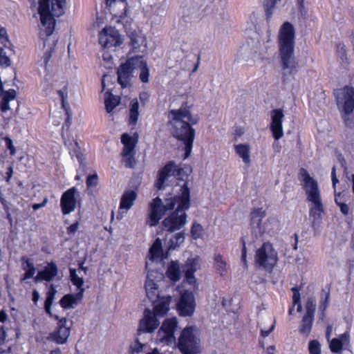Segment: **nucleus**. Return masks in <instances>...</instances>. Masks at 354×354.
<instances>
[{"instance_id": "61", "label": "nucleus", "mask_w": 354, "mask_h": 354, "mask_svg": "<svg viewBox=\"0 0 354 354\" xmlns=\"http://www.w3.org/2000/svg\"><path fill=\"white\" fill-rule=\"evenodd\" d=\"M53 317L56 320L59 321V322L57 324L58 327H67L66 326V322H67L66 318H65V317L59 318V317L58 315H54Z\"/></svg>"}, {"instance_id": "1", "label": "nucleus", "mask_w": 354, "mask_h": 354, "mask_svg": "<svg viewBox=\"0 0 354 354\" xmlns=\"http://www.w3.org/2000/svg\"><path fill=\"white\" fill-rule=\"evenodd\" d=\"M192 86L188 85L185 92L178 97L180 102V107L178 109V124L180 122V127L178 129V149L184 151L182 157L184 160L188 158L191 154L193 143L195 138V130L192 127L199 120L197 115H192L190 109L194 106V97L191 93Z\"/></svg>"}, {"instance_id": "6", "label": "nucleus", "mask_w": 354, "mask_h": 354, "mask_svg": "<svg viewBox=\"0 0 354 354\" xmlns=\"http://www.w3.org/2000/svg\"><path fill=\"white\" fill-rule=\"evenodd\" d=\"M337 105L345 127L354 130V89L346 86L337 93Z\"/></svg>"}, {"instance_id": "4", "label": "nucleus", "mask_w": 354, "mask_h": 354, "mask_svg": "<svg viewBox=\"0 0 354 354\" xmlns=\"http://www.w3.org/2000/svg\"><path fill=\"white\" fill-rule=\"evenodd\" d=\"M171 301L170 296L162 297L153 304V311L149 308H145L144 317L140 321L139 327L137 331L138 335L142 333H152L160 325L158 317H163L169 309V304Z\"/></svg>"}, {"instance_id": "64", "label": "nucleus", "mask_w": 354, "mask_h": 354, "mask_svg": "<svg viewBox=\"0 0 354 354\" xmlns=\"http://www.w3.org/2000/svg\"><path fill=\"white\" fill-rule=\"evenodd\" d=\"M6 145L8 146V148L10 150V153L14 154L15 151V148L12 145V141L10 138H6Z\"/></svg>"}, {"instance_id": "36", "label": "nucleus", "mask_w": 354, "mask_h": 354, "mask_svg": "<svg viewBox=\"0 0 354 354\" xmlns=\"http://www.w3.org/2000/svg\"><path fill=\"white\" fill-rule=\"evenodd\" d=\"M313 318L314 316L313 315H304L299 328L301 333L306 335L309 334L312 328Z\"/></svg>"}, {"instance_id": "8", "label": "nucleus", "mask_w": 354, "mask_h": 354, "mask_svg": "<svg viewBox=\"0 0 354 354\" xmlns=\"http://www.w3.org/2000/svg\"><path fill=\"white\" fill-rule=\"evenodd\" d=\"M277 261V252L269 243H263L256 252V264L268 272L273 270Z\"/></svg>"}, {"instance_id": "24", "label": "nucleus", "mask_w": 354, "mask_h": 354, "mask_svg": "<svg viewBox=\"0 0 354 354\" xmlns=\"http://www.w3.org/2000/svg\"><path fill=\"white\" fill-rule=\"evenodd\" d=\"M70 333V327H58L57 330L50 333L48 339L58 344H63L67 342Z\"/></svg>"}, {"instance_id": "12", "label": "nucleus", "mask_w": 354, "mask_h": 354, "mask_svg": "<svg viewBox=\"0 0 354 354\" xmlns=\"http://www.w3.org/2000/svg\"><path fill=\"white\" fill-rule=\"evenodd\" d=\"M106 6L109 7L111 13L117 19V23L122 24L124 27L132 21L127 16L128 3L127 0H106Z\"/></svg>"}, {"instance_id": "34", "label": "nucleus", "mask_w": 354, "mask_h": 354, "mask_svg": "<svg viewBox=\"0 0 354 354\" xmlns=\"http://www.w3.org/2000/svg\"><path fill=\"white\" fill-rule=\"evenodd\" d=\"M235 150L244 163L247 165L250 163V147L248 145L239 144L235 145Z\"/></svg>"}, {"instance_id": "45", "label": "nucleus", "mask_w": 354, "mask_h": 354, "mask_svg": "<svg viewBox=\"0 0 354 354\" xmlns=\"http://www.w3.org/2000/svg\"><path fill=\"white\" fill-rule=\"evenodd\" d=\"M98 176L97 174L88 175L86 178V183L88 187H95L97 185Z\"/></svg>"}, {"instance_id": "60", "label": "nucleus", "mask_w": 354, "mask_h": 354, "mask_svg": "<svg viewBox=\"0 0 354 354\" xmlns=\"http://www.w3.org/2000/svg\"><path fill=\"white\" fill-rule=\"evenodd\" d=\"M79 292L76 294L73 295V297H75V302L77 304L79 301H80L83 297H84V292L85 289L84 288H77Z\"/></svg>"}, {"instance_id": "11", "label": "nucleus", "mask_w": 354, "mask_h": 354, "mask_svg": "<svg viewBox=\"0 0 354 354\" xmlns=\"http://www.w3.org/2000/svg\"><path fill=\"white\" fill-rule=\"evenodd\" d=\"M177 247V234H174L168 242L167 250L164 252L162 250V241L160 238L156 239L149 250V258L151 261L159 259H167L170 256V251Z\"/></svg>"}, {"instance_id": "47", "label": "nucleus", "mask_w": 354, "mask_h": 354, "mask_svg": "<svg viewBox=\"0 0 354 354\" xmlns=\"http://www.w3.org/2000/svg\"><path fill=\"white\" fill-rule=\"evenodd\" d=\"M146 294H147V296L149 298V299L153 304L156 303L157 301V300L160 299V297L159 296V292H158V288L155 289V290H152L149 292H146Z\"/></svg>"}, {"instance_id": "22", "label": "nucleus", "mask_w": 354, "mask_h": 354, "mask_svg": "<svg viewBox=\"0 0 354 354\" xmlns=\"http://www.w3.org/2000/svg\"><path fill=\"white\" fill-rule=\"evenodd\" d=\"M77 189L73 187L64 192L61 197L60 206L63 214H69L76 207L75 194Z\"/></svg>"}, {"instance_id": "29", "label": "nucleus", "mask_w": 354, "mask_h": 354, "mask_svg": "<svg viewBox=\"0 0 354 354\" xmlns=\"http://www.w3.org/2000/svg\"><path fill=\"white\" fill-rule=\"evenodd\" d=\"M3 98L1 102L0 109L3 113L10 109V102L16 97L17 92L15 89H9L8 91H3Z\"/></svg>"}, {"instance_id": "37", "label": "nucleus", "mask_w": 354, "mask_h": 354, "mask_svg": "<svg viewBox=\"0 0 354 354\" xmlns=\"http://www.w3.org/2000/svg\"><path fill=\"white\" fill-rule=\"evenodd\" d=\"M73 297V294H67L62 297L59 300L60 306L64 309L73 308L77 304L75 302V299Z\"/></svg>"}, {"instance_id": "44", "label": "nucleus", "mask_w": 354, "mask_h": 354, "mask_svg": "<svg viewBox=\"0 0 354 354\" xmlns=\"http://www.w3.org/2000/svg\"><path fill=\"white\" fill-rule=\"evenodd\" d=\"M310 354H321V345L317 340H311L308 344Z\"/></svg>"}, {"instance_id": "33", "label": "nucleus", "mask_w": 354, "mask_h": 354, "mask_svg": "<svg viewBox=\"0 0 354 354\" xmlns=\"http://www.w3.org/2000/svg\"><path fill=\"white\" fill-rule=\"evenodd\" d=\"M162 223L169 232H174L177 229V209L170 216L165 218Z\"/></svg>"}, {"instance_id": "57", "label": "nucleus", "mask_w": 354, "mask_h": 354, "mask_svg": "<svg viewBox=\"0 0 354 354\" xmlns=\"http://www.w3.org/2000/svg\"><path fill=\"white\" fill-rule=\"evenodd\" d=\"M72 283L77 288H84V279L82 277H78L71 281Z\"/></svg>"}, {"instance_id": "40", "label": "nucleus", "mask_w": 354, "mask_h": 354, "mask_svg": "<svg viewBox=\"0 0 354 354\" xmlns=\"http://www.w3.org/2000/svg\"><path fill=\"white\" fill-rule=\"evenodd\" d=\"M280 0H264V8L267 18L271 17L276 4Z\"/></svg>"}, {"instance_id": "26", "label": "nucleus", "mask_w": 354, "mask_h": 354, "mask_svg": "<svg viewBox=\"0 0 354 354\" xmlns=\"http://www.w3.org/2000/svg\"><path fill=\"white\" fill-rule=\"evenodd\" d=\"M167 127L171 134L177 138V109L169 105V111L167 113Z\"/></svg>"}, {"instance_id": "48", "label": "nucleus", "mask_w": 354, "mask_h": 354, "mask_svg": "<svg viewBox=\"0 0 354 354\" xmlns=\"http://www.w3.org/2000/svg\"><path fill=\"white\" fill-rule=\"evenodd\" d=\"M145 288L146 292L151 291L158 288L157 284L153 279H151L147 277V279L145 281Z\"/></svg>"}, {"instance_id": "56", "label": "nucleus", "mask_w": 354, "mask_h": 354, "mask_svg": "<svg viewBox=\"0 0 354 354\" xmlns=\"http://www.w3.org/2000/svg\"><path fill=\"white\" fill-rule=\"evenodd\" d=\"M23 269L26 271L24 274V279H28L33 277L35 273V268H30V269H26V267H24Z\"/></svg>"}, {"instance_id": "27", "label": "nucleus", "mask_w": 354, "mask_h": 354, "mask_svg": "<svg viewBox=\"0 0 354 354\" xmlns=\"http://www.w3.org/2000/svg\"><path fill=\"white\" fill-rule=\"evenodd\" d=\"M349 341V335L347 333L342 334L338 338H333L330 339L329 347L333 353H339L342 350L344 344H347Z\"/></svg>"}, {"instance_id": "23", "label": "nucleus", "mask_w": 354, "mask_h": 354, "mask_svg": "<svg viewBox=\"0 0 354 354\" xmlns=\"http://www.w3.org/2000/svg\"><path fill=\"white\" fill-rule=\"evenodd\" d=\"M58 274V267L54 261L47 263V265L44 266V269L39 271L35 277V281H43L50 282Z\"/></svg>"}, {"instance_id": "55", "label": "nucleus", "mask_w": 354, "mask_h": 354, "mask_svg": "<svg viewBox=\"0 0 354 354\" xmlns=\"http://www.w3.org/2000/svg\"><path fill=\"white\" fill-rule=\"evenodd\" d=\"M52 48H50V50H46L44 53V55L42 57V59H43V62H44V64L45 66V67L47 66L48 65V63L49 62V60L51 58V56H52Z\"/></svg>"}, {"instance_id": "2", "label": "nucleus", "mask_w": 354, "mask_h": 354, "mask_svg": "<svg viewBox=\"0 0 354 354\" xmlns=\"http://www.w3.org/2000/svg\"><path fill=\"white\" fill-rule=\"evenodd\" d=\"M294 27L290 23L285 22L279 33V48L283 70L282 80L285 83L293 80L298 71L299 63L294 55Z\"/></svg>"}, {"instance_id": "35", "label": "nucleus", "mask_w": 354, "mask_h": 354, "mask_svg": "<svg viewBox=\"0 0 354 354\" xmlns=\"http://www.w3.org/2000/svg\"><path fill=\"white\" fill-rule=\"evenodd\" d=\"M139 103L137 99L132 100L130 103L129 124L135 125L139 116Z\"/></svg>"}, {"instance_id": "14", "label": "nucleus", "mask_w": 354, "mask_h": 354, "mask_svg": "<svg viewBox=\"0 0 354 354\" xmlns=\"http://www.w3.org/2000/svg\"><path fill=\"white\" fill-rule=\"evenodd\" d=\"M195 297L192 291L185 290L178 299V315L192 317L196 309Z\"/></svg>"}, {"instance_id": "54", "label": "nucleus", "mask_w": 354, "mask_h": 354, "mask_svg": "<svg viewBox=\"0 0 354 354\" xmlns=\"http://www.w3.org/2000/svg\"><path fill=\"white\" fill-rule=\"evenodd\" d=\"M21 261H22L23 268L26 267V269H30V268H35V266H34V263H32V261L30 259L27 258L26 257H22Z\"/></svg>"}, {"instance_id": "32", "label": "nucleus", "mask_w": 354, "mask_h": 354, "mask_svg": "<svg viewBox=\"0 0 354 354\" xmlns=\"http://www.w3.org/2000/svg\"><path fill=\"white\" fill-rule=\"evenodd\" d=\"M137 59L141 62V64L138 66V69H140V79L143 83H147L149 82V70L146 61L144 59V57L141 55H137Z\"/></svg>"}, {"instance_id": "5", "label": "nucleus", "mask_w": 354, "mask_h": 354, "mask_svg": "<svg viewBox=\"0 0 354 354\" xmlns=\"http://www.w3.org/2000/svg\"><path fill=\"white\" fill-rule=\"evenodd\" d=\"M192 168L190 165L178 168V186H180L178 192V230L187 223V214L185 210L190 207V190L188 186L192 178Z\"/></svg>"}, {"instance_id": "59", "label": "nucleus", "mask_w": 354, "mask_h": 354, "mask_svg": "<svg viewBox=\"0 0 354 354\" xmlns=\"http://www.w3.org/2000/svg\"><path fill=\"white\" fill-rule=\"evenodd\" d=\"M48 198H47V197H46V198H44V201H43L41 203H34V204L32 205V207L33 210L37 211V210H38L39 209H40V208H41V207H44V206H46V204H47V203H48Z\"/></svg>"}, {"instance_id": "13", "label": "nucleus", "mask_w": 354, "mask_h": 354, "mask_svg": "<svg viewBox=\"0 0 354 354\" xmlns=\"http://www.w3.org/2000/svg\"><path fill=\"white\" fill-rule=\"evenodd\" d=\"M50 0H39L38 12L41 23L45 28L46 37L53 34L55 26V19L50 12Z\"/></svg>"}, {"instance_id": "62", "label": "nucleus", "mask_w": 354, "mask_h": 354, "mask_svg": "<svg viewBox=\"0 0 354 354\" xmlns=\"http://www.w3.org/2000/svg\"><path fill=\"white\" fill-rule=\"evenodd\" d=\"M331 177H332L333 186L334 189H335L336 185L339 182V180L336 176V168L335 166L332 169Z\"/></svg>"}, {"instance_id": "38", "label": "nucleus", "mask_w": 354, "mask_h": 354, "mask_svg": "<svg viewBox=\"0 0 354 354\" xmlns=\"http://www.w3.org/2000/svg\"><path fill=\"white\" fill-rule=\"evenodd\" d=\"M214 268L220 275H223L227 271L226 262L219 254L214 257Z\"/></svg>"}, {"instance_id": "49", "label": "nucleus", "mask_w": 354, "mask_h": 354, "mask_svg": "<svg viewBox=\"0 0 354 354\" xmlns=\"http://www.w3.org/2000/svg\"><path fill=\"white\" fill-rule=\"evenodd\" d=\"M57 93L62 100V106L65 107L67 103V86H64L62 90L57 91Z\"/></svg>"}, {"instance_id": "10", "label": "nucleus", "mask_w": 354, "mask_h": 354, "mask_svg": "<svg viewBox=\"0 0 354 354\" xmlns=\"http://www.w3.org/2000/svg\"><path fill=\"white\" fill-rule=\"evenodd\" d=\"M177 201V196H175L171 198L165 200V204L162 203V200L159 197L153 199L150 204L151 212L149 214L150 225L156 226L162 216L167 210L173 209Z\"/></svg>"}, {"instance_id": "9", "label": "nucleus", "mask_w": 354, "mask_h": 354, "mask_svg": "<svg viewBox=\"0 0 354 354\" xmlns=\"http://www.w3.org/2000/svg\"><path fill=\"white\" fill-rule=\"evenodd\" d=\"M141 64L137 56L129 57L124 63H122L117 70L118 82L122 88H127L131 86V80L133 73Z\"/></svg>"}, {"instance_id": "58", "label": "nucleus", "mask_w": 354, "mask_h": 354, "mask_svg": "<svg viewBox=\"0 0 354 354\" xmlns=\"http://www.w3.org/2000/svg\"><path fill=\"white\" fill-rule=\"evenodd\" d=\"M292 291L293 292V303H299V301H300V295L298 288L297 287H293L292 288Z\"/></svg>"}, {"instance_id": "16", "label": "nucleus", "mask_w": 354, "mask_h": 354, "mask_svg": "<svg viewBox=\"0 0 354 354\" xmlns=\"http://www.w3.org/2000/svg\"><path fill=\"white\" fill-rule=\"evenodd\" d=\"M263 217V212L261 209H254L251 213V227L256 236H260L263 233H270L272 230L270 227L272 221L268 220L263 224L261 223Z\"/></svg>"}, {"instance_id": "21", "label": "nucleus", "mask_w": 354, "mask_h": 354, "mask_svg": "<svg viewBox=\"0 0 354 354\" xmlns=\"http://www.w3.org/2000/svg\"><path fill=\"white\" fill-rule=\"evenodd\" d=\"M270 130L275 140L281 138L283 136L282 122L284 118L283 110L276 109L271 111Z\"/></svg>"}, {"instance_id": "42", "label": "nucleus", "mask_w": 354, "mask_h": 354, "mask_svg": "<svg viewBox=\"0 0 354 354\" xmlns=\"http://www.w3.org/2000/svg\"><path fill=\"white\" fill-rule=\"evenodd\" d=\"M11 60L7 53L3 48H0V66L2 67H8L11 65Z\"/></svg>"}, {"instance_id": "53", "label": "nucleus", "mask_w": 354, "mask_h": 354, "mask_svg": "<svg viewBox=\"0 0 354 354\" xmlns=\"http://www.w3.org/2000/svg\"><path fill=\"white\" fill-rule=\"evenodd\" d=\"M274 324H275V322L274 321L273 323L272 324L271 326L270 327V328L266 329L265 328L262 327V324L261 323L260 327H261V335L263 337H268L270 335V333L274 330Z\"/></svg>"}, {"instance_id": "43", "label": "nucleus", "mask_w": 354, "mask_h": 354, "mask_svg": "<svg viewBox=\"0 0 354 354\" xmlns=\"http://www.w3.org/2000/svg\"><path fill=\"white\" fill-rule=\"evenodd\" d=\"M306 312L305 315L314 316L316 309L315 299L313 297L308 298L306 305Z\"/></svg>"}, {"instance_id": "50", "label": "nucleus", "mask_w": 354, "mask_h": 354, "mask_svg": "<svg viewBox=\"0 0 354 354\" xmlns=\"http://www.w3.org/2000/svg\"><path fill=\"white\" fill-rule=\"evenodd\" d=\"M339 197V195H336L335 201L336 203L339 205L341 212L344 215H347L348 214L349 207H348V206L346 204L344 203L343 202H339L338 201V198Z\"/></svg>"}, {"instance_id": "3", "label": "nucleus", "mask_w": 354, "mask_h": 354, "mask_svg": "<svg viewBox=\"0 0 354 354\" xmlns=\"http://www.w3.org/2000/svg\"><path fill=\"white\" fill-rule=\"evenodd\" d=\"M299 176L304 183L306 200L310 203L309 216L312 218V227H315L322 222V214L324 209L321 192L317 181L310 176L306 169L301 168Z\"/></svg>"}, {"instance_id": "46", "label": "nucleus", "mask_w": 354, "mask_h": 354, "mask_svg": "<svg viewBox=\"0 0 354 354\" xmlns=\"http://www.w3.org/2000/svg\"><path fill=\"white\" fill-rule=\"evenodd\" d=\"M329 297H330L329 292H326V298H325V299L324 300L323 299H322V301L320 302V305H319V308L322 312V319H324V317L325 315L324 311L326 310V309L328 307V302H329Z\"/></svg>"}, {"instance_id": "30", "label": "nucleus", "mask_w": 354, "mask_h": 354, "mask_svg": "<svg viewBox=\"0 0 354 354\" xmlns=\"http://www.w3.org/2000/svg\"><path fill=\"white\" fill-rule=\"evenodd\" d=\"M120 102V98L118 95H113L107 91L105 93V109L107 113H111Z\"/></svg>"}, {"instance_id": "41", "label": "nucleus", "mask_w": 354, "mask_h": 354, "mask_svg": "<svg viewBox=\"0 0 354 354\" xmlns=\"http://www.w3.org/2000/svg\"><path fill=\"white\" fill-rule=\"evenodd\" d=\"M203 227L201 224L194 223L191 228V235L193 239L197 240L203 235Z\"/></svg>"}, {"instance_id": "17", "label": "nucleus", "mask_w": 354, "mask_h": 354, "mask_svg": "<svg viewBox=\"0 0 354 354\" xmlns=\"http://www.w3.org/2000/svg\"><path fill=\"white\" fill-rule=\"evenodd\" d=\"M177 328V318L166 319L160 330H158V336L161 342H165L167 344L174 342L176 344V337L174 332Z\"/></svg>"}, {"instance_id": "28", "label": "nucleus", "mask_w": 354, "mask_h": 354, "mask_svg": "<svg viewBox=\"0 0 354 354\" xmlns=\"http://www.w3.org/2000/svg\"><path fill=\"white\" fill-rule=\"evenodd\" d=\"M137 198V193L134 190L126 191L122 196L120 204V209H129Z\"/></svg>"}, {"instance_id": "15", "label": "nucleus", "mask_w": 354, "mask_h": 354, "mask_svg": "<svg viewBox=\"0 0 354 354\" xmlns=\"http://www.w3.org/2000/svg\"><path fill=\"white\" fill-rule=\"evenodd\" d=\"M99 44L104 48L116 47L122 44L118 31L112 27L104 28L99 35Z\"/></svg>"}, {"instance_id": "51", "label": "nucleus", "mask_w": 354, "mask_h": 354, "mask_svg": "<svg viewBox=\"0 0 354 354\" xmlns=\"http://www.w3.org/2000/svg\"><path fill=\"white\" fill-rule=\"evenodd\" d=\"M125 157L127 158L125 160V166L127 167L133 168L136 165L133 153H131L130 155Z\"/></svg>"}, {"instance_id": "20", "label": "nucleus", "mask_w": 354, "mask_h": 354, "mask_svg": "<svg viewBox=\"0 0 354 354\" xmlns=\"http://www.w3.org/2000/svg\"><path fill=\"white\" fill-rule=\"evenodd\" d=\"M200 55L196 56L191 51H187L185 57L180 62V70L187 72L188 78L190 79L192 75L197 71L200 65Z\"/></svg>"}, {"instance_id": "52", "label": "nucleus", "mask_w": 354, "mask_h": 354, "mask_svg": "<svg viewBox=\"0 0 354 354\" xmlns=\"http://www.w3.org/2000/svg\"><path fill=\"white\" fill-rule=\"evenodd\" d=\"M337 50L338 55L342 60L346 58V50L345 49L344 45L339 44L337 46Z\"/></svg>"}, {"instance_id": "7", "label": "nucleus", "mask_w": 354, "mask_h": 354, "mask_svg": "<svg viewBox=\"0 0 354 354\" xmlns=\"http://www.w3.org/2000/svg\"><path fill=\"white\" fill-rule=\"evenodd\" d=\"M178 349L182 354H200L202 352L198 330L196 326L185 327L178 337Z\"/></svg>"}, {"instance_id": "19", "label": "nucleus", "mask_w": 354, "mask_h": 354, "mask_svg": "<svg viewBox=\"0 0 354 354\" xmlns=\"http://www.w3.org/2000/svg\"><path fill=\"white\" fill-rule=\"evenodd\" d=\"M201 268L200 258L196 256L188 258L185 264L183 266V272L185 274V280L189 285L196 286V279L194 276L195 272Z\"/></svg>"}, {"instance_id": "31", "label": "nucleus", "mask_w": 354, "mask_h": 354, "mask_svg": "<svg viewBox=\"0 0 354 354\" xmlns=\"http://www.w3.org/2000/svg\"><path fill=\"white\" fill-rule=\"evenodd\" d=\"M57 293V290L54 284H51L50 286V289L47 292L46 298L44 301V309L46 313L49 315L50 317H53V314L51 312V306L55 299V295Z\"/></svg>"}, {"instance_id": "63", "label": "nucleus", "mask_w": 354, "mask_h": 354, "mask_svg": "<svg viewBox=\"0 0 354 354\" xmlns=\"http://www.w3.org/2000/svg\"><path fill=\"white\" fill-rule=\"evenodd\" d=\"M79 223L77 221L74 223L73 224L71 225L69 227H67V232L68 234H73L75 233L78 228Z\"/></svg>"}, {"instance_id": "39", "label": "nucleus", "mask_w": 354, "mask_h": 354, "mask_svg": "<svg viewBox=\"0 0 354 354\" xmlns=\"http://www.w3.org/2000/svg\"><path fill=\"white\" fill-rule=\"evenodd\" d=\"M167 277L174 282L177 281V261H171L165 273Z\"/></svg>"}, {"instance_id": "25", "label": "nucleus", "mask_w": 354, "mask_h": 354, "mask_svg": "<svg viewBox=\"0 0 354 354\" xmlns=\"http://www.w3.org/2000/svg\"><path fill=\"white\" fill-rule=\"evenodd\" d=\"M137 142V139L130 136L128 133H123L121 136V142L124 145L122 156H127L131 153H133Z\"/></svg>"}, {"instance_id": "18", "label": "nucleus", "mask_w": 354, "mask_h": 354, "mask_svg": "<svg viewBox=\"0 0 354 354\" xmlns=\"http://www.w3.org/2000/svg\"><path fill=\"white\" fill-rule=\"evenodd\" d=\"M177 172V165L174 161H169L158 174V178L155 183V187L158 190H162L165 188V183L168 179Z\"/></svg>"}]
</instances>
